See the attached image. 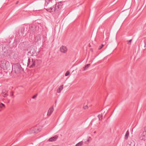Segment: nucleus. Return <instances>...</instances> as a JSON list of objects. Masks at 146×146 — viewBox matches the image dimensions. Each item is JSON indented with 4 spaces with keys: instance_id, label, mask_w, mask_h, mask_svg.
<instances>
[{
    "instance_id": "ddd939ff",
    "label": "nucleus",
    "mask_w": 146,
    "mask_h": 146,
    "mask_svg": "<svg viewBox=\"0 0 146 146\" xmlns=\"http://www.w3.org/2000/svg\"><path fill=\"white\" fill-rule=\"evenodd\" d=\"M44 4V7H47L48 5L50 4L51 2L50 0H45Z\"/></svg>"
},
{
    "instance_id": "a878e982",
    "label": "nucleus",
    "mask_w": 146,
    "mask_h": 146,
    "mask_svg": "<svg viewBox=\"0 0 146 146\" xmlns=\"http://www.w3.org/2000/svg\"><path fill=\"white\" fill-rule=\"evenodd\" d=\"M18 3V1H17L16 3V4H17Z\"/></svg>"
},
{
    "instance_id": "f3484780",
    "label": "nucleus",
    "mask_w": 146,
    "mask_h": 146,
    "mask_svg": "<svg viewBox=\"0 0 146 146\" xmlns=\"http://www.w3.org/2000/svg\"><path fill=\"white\" fill-rule=\"evenodd\" d=\"M90 64H88L85 66L84 70H86L90 66Z\"/></svg>"
},
{
    "instance_id": "bb28decb",
    "label": "nucleus",
    "mask_w": 146,
    "mask_h": 146,
    "mask_svg": "<svg viewBox=\"0 0 146 146\" xmlns=\"http://www.w3.org/2000/svg\"><path fill=\"white\" fill-rule=\"evenodd\" d=\"M87 141H89V139H88L87 140Z\"/></svg>"
},
{
    "instance_id": "b1692460",
    "label": "nucleus",
    "mask_w": 146,
    "mask_h": 146,
    "mask_svg": "<svg viewBox=\"0 0 146 146\" xmlns=\"http://www.w3.org/2000/svg\"><path fill=\"white\" fill-rule=\"evenodd\" d=\"M37 94H36L33 97H32V98L33 99H35V98L37 96Z\"/></svg>"
},
{
    "instance_id": "1a4fd4ad",
    "label": "nucleus",
    "mask_w": 146,
    "mask_h": 146,
    "mask_svg": "<svg viewBox=\"0 0 146 146\" xmlns=\"http://www.w3.org/2000/svg\"><path fill=\"white\" fill-rule=\"evenodd\" d=\"M54 111V108L53 106H52L50 107L49 109L48 110V113H47V115L48 116L50 115L53 111Z\"/></svg>"
},
{
    "instance_id": "6e6552de",
    "label": "nucleus",
    "mask_w": 146,
    "mask_h": 146,
    "mask_svg": "<svg viewBox=\"0 0 146 146\" xmlns=\"http://www.w3.org/2000/svg\"><path fill=\"white\" fill-rule=\"evenodd\" d=\"M42 129V127H40L38 128H32L31 129V130L32 131L31 132L32 133H35L36 132H37L39 131H41Z\"/></svg>"
},
{
    "instance_id": "f257e3e1",
    "label": "nucleus",
    "mask_w": 146,
    "mask_h": 146,
    "mask_svg": "<svg viewBox=\"0 0 146 146\" xmlns=\"http://www.w3.org/2000/svg\"><path fill=\"white\" fill-rule=\"evenodd\" d=\"M12 72H14V76H15L20 72L23 71V69L21 67V65L19 64H17L12 66Z\"/></svg>"
},
{
    "instance_id": "cd10ccee",
    "label": "nucleus",
    "mask_w": 146,
    "mask_h": 146,
    "mask_svg": "<svg viewBox=\"0 0 146 146\" xmlns=\"http://www.w3.org/2000/svg\"><path fill=\"white\" fill-rule=\"evenodd\" d=\"M86 107L87 108V106H86V107L85 108V109H86Z\"/></svg>"
},
{
    "instance_id": "20e7f679",
    "label": "nucleus",
    "mask_w": 146,
    "mask_h": 146,
    "mask_svg": "<svg viewBox=\"0 0 146 146\" xmlns=\"http://www.w3.org/2000/svg\"><path fill=\"white\" fill-rule=\"evenodd\" d=\"M63 5V2L61 1L55 4L54 6L57 12L60 10L62 8Z\"/></svg>"
},
{
    "instance_id": "4be33fe9",
    "label": "nucleus",
    "mask_w": 146,
    "mask_h": 146,
    "mask_svg": "<svg viewBox=\"0 0 146 146\" xmlns=\"http://www.w3.org/2000/svg\"><path fill=\"white\" fill-rule=\"evenodd\" d=\"M104 46V44H102L101 46H100L98 48V49L100 50V49H101L102 48V47Z\"/></svg>"
},
{
    "instance_id": "9d476101",
    "label": "nucleus",
    "mask_w": 146,
    "mask_h": 146,
    "mask_svg": "<svg viewBox=\"0 0 146 146\" xmlns=\"http://www.w3.org/2000/svg\"><path fill=\"white\" fill-rule=\"evenodd\" d=\"M135 143L133 140H130L128 142V145L127 146H135Z\"/></svg>"
},
{
    "instance_id": "412c9836",
    "label": "nucleus",
    "mask_w": 146,
    "mask_h": 146,
    "mask_svg": "<svg viewBox=\"0 0 146 146\" xmlns=\"http://www.w3.org/2000/svg\"><path fill=\"white\" fill-rule=\"evenodd\" d=\"M70 72L68 71H67L65 74V76H67L69 75Z\"/></svg>"
},
{
    "instance_id": "39448f33",
    "label": "nucleus",
    "mask_w": 146,
    "mask_h": 146,
    "mask_svg": "<svg viewBox=\"0 0 146 146\" xmlns=\"http://www.w3.org/2000/svg\"><path fill=\"white\" fill-rule=\"evenodd\" d=\"M28 66L29 68H33L35 65V61L32 58H29L27 63Z\"/></svg>"
},
{
    "instance_id": "a211bd4d",
    "label": "nucleus",
    "mask_w": 146,
    "mask_h": 146,
    "mask_svg": "<svg viewBox=\"0 0 146 146\" xmlns=\"http://www.w3.org/2000/svg\"><path fill=\"white\" fill-rule=\"evenodd\" d=\"M83 144L82 141H81L76 144V146H81Z\"/></svg>"
},
{
    "instance_id": "f03ea898",
    "label": "nucleus",
    "mask_w": 146,
    "mask_h": 146,
    "mask_svg": "<svg viewBox=\"0 0 146 146\" xmlns=\"http://www.w3.org/2000/svg\"><path fill=\"white\" fill-rule=\"evenodd\" d=\"M0 66L4 70L9 69L10 66L9 62L5 60H2L0 61Z\"/></svg>"
},
{
    "instance_id": "f8f14e48",
    "label": "nucleus",
    "mask_w": 146,
    "mask_h": 146,
    "mask_svg": "<svg viewBox=\"0 0 146 146\" xmlns=\"http://www.w3.org/2000/svg\"><path fill=\"white\" fill-rule=\"evenodd\" d=\"M32 49L30 51H29V52L30 53H31L32 55H35V53L36 52V51L34 49V46H32Z\"/></svg>"
},
{
    "instance_id": "393cba45",
    "label": "nucleus",
    "mask_w": 146,
    "mask_h": 146,
    "mask_svg": "<svg viewBox=\"0 0 146 146\" xmlns=\"http://www.w3.org/2000/svg\"><path fill=\"white\" fill-rule=\"evenodd\" d=\"M145 45L144 47H145V46H146V42H145Z\"/></svg>"
},
{
    "instance_id": "4468645a",
    "label": "nucleus",
    "mask_w": 146,
    "mask_h": 146,
    "mask_svg": "<svg viewBox=\"0 0 146 146\" xmlns=\"http://www.w3.org/2000/svg\"><path fill=\"white\" fill-rule=\"evenodd\" d=\"M63 85H62L59 87L58 88L57 90V92L58 93H60L61 91L63 89Z\"/></svg>"
},
{
    "instance_id": "aec40b11",
    "label": "nucleus",
    "mask_w": 146,
    "mask_h": 146,
    "mask_svg": "<svg viewBox=\"0 0 146 146\" xmlns=\"http://www.w3.org/2000/svg\"><path fill=\"white\" fill-rule=\"evenodd\" d=\"M102 114H99L98 115V117L99 120H101L102 119Z\"/></svg>"
},
{
    "instance_id": "6ab92c4d",
    "label": "nucleus",
    "mask_w": 146,
    "mask_h": 146,
    "mask_svg": "<svg viewBox=\"0 0 146 146\" xmlns=\"http://www.w3.org/2000/svg\"><path fill=\"white\" fill-rule=\"evenodd\" d=\"M5 107V105L2 103H0V111L1 110L2 108Z\"/></svg>"
},
{
    "instance_id": "7ed1b4c3",
    "label": "nucleus",
    "mask_w": 146,
    "mask_h": 146,
    "mask_svg": "<svg viewBox=\"0 0 146 146\" xmlns=\"http://www.w3.org/2000/svg\"><path fill=\"white\" fill-rule=\"evenodd\" d=\"M139 138L141 141H145L146 140V126L143 130H141L139 135Z\"/></svg>"
},
{
    "instance_id": "2eb2a0df",
    "label": "nucleus",
    "mask_w": 146,
    "mask_h": 146,
    "mask_svg": "<svg viewBox=\"0 0 146 146\" xmlns=\"http://www.w3.org/2000/svg\"><path fill=\"white\" fill-rule=\"evenodd\" d=\"M129 135V132L128 131H127L126 133V134H125V139H127L128 137V136Z\"/></svg>"
},
{
    "instance_id": "0eeeda50",
    "label": "nucleus",
    "mask_w": 146,
    "mask_h": 146,
    "mask_svg": "<svg viewBox=\"0 0 146 146\" xmlns=\"http://www.w3.org/2000/svg\"><path fill=\"white\" fill-rule=\"evenodd\" d=\"M60 50L61 52L65 53L67 52L68 49L66 46L62 45L60 47Z\"/></svg>"
},
{
    "instance_id": "5701e85b",
    "label": "nucleus",
    "mask_w": 146,
    "mask_h": 146,
    "mask_svg": "<svg viewBox=\"0 0 146 146\" xmlns=\"http://www.w3.org/2000/svg\"><path fill=\"white\" fill-rule=\"evenodd\" d=\"M132 39H131L129 40H128V41H127V43L128 44H129V43H130H130L131 42V41H132Z\"/></svg>"
},
{
    "instance_id": "9b49d317",
    "label": "nucleus",
    "mask_w": 146,
    "mask_h": 146,
    "mask_svg": "<svg viewBox=\"0 0 146 146\" xmlns=\"http://www.w3.org/2000/svg\"><path fill=\"white\" fill-rule=\"evenodd\" d=\"M58 138V136L56 135L50 138L48 140L50 142H52L55 141Z\"/></svg>"
},
{
    "instance_id": "dca6fc26",
    "label": "nucleus",
    "mask_w": 146,
    "mask_h": 146,
    "mask_svg": "<svg viewBox=\"0 0 146 146\" xmlns=\"http://www.w3.org/2000/svg\"><path fill=\"white\" fill-rule=\"evenodd\" d=\"M8 95V93L7 92H3V93L2 94V96H3L4 97H6Z\"/></svg>"
},
{
    "instance_id": "423d86ee",
    "label": "nucleus",
    "mask_w": 146,
    "mask_h": 146,
    "mask_svg": "<svg viewBox=\"0 0 146 146\" xmlns=\"http://www.w3.org/2000/svg\"><path fill=\"white\" fill-rule=\"evenodd\" d=\"M44 9L48 12L50 13L55 12L57 13L55 8L54 5L53 6L49 7L44 8Z\"/></svg>"
}]
</instances>
